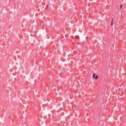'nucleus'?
I'll return each instance as SVG.
<instances>
[{"label": "nucleus", "instance_id": "nucleus-1", "mask_svg": "<svg viewBox=\"0 0 126 126\" xmlns=\"http://www.w3.org/2000/svg\"><path fill=\"white\" fill-rule=\"evenodd\" d=\"M93 77L94 78H95V79H96V80L98 79V75H96V74H93Z\"/></svg>", "mask_w": 126, "mask_h": 126}, {"label": "nucleus", "instance_id": "nucleus-2", "mask_svg": "<svg viewBox=\"0 0 126 126\" xmlns=\"http://www.w3.org/2000/svg\"><path fill=\"white\" fill-rule=\"evenodd\" d=\"M120 8L121 9L123 8V5H122V4L120 5Z\"/></svg>", "mask_w": 126, "mask_h": 126}, {"label": "nucleus", "instance_id": "nucleus-3", "mask_svg": "<svg viewBox=\"0 0 126 126\" xmlns=\"http://www.w3.org/2000/svg\"><path fill=\"white\" fill-rule=\"evenodd\" d=\"M112 21H113V19H112ZM111 25H113V21H112Z\"/></svg>", "mask_w": 126, "mask_h": 126}]
</instances>
